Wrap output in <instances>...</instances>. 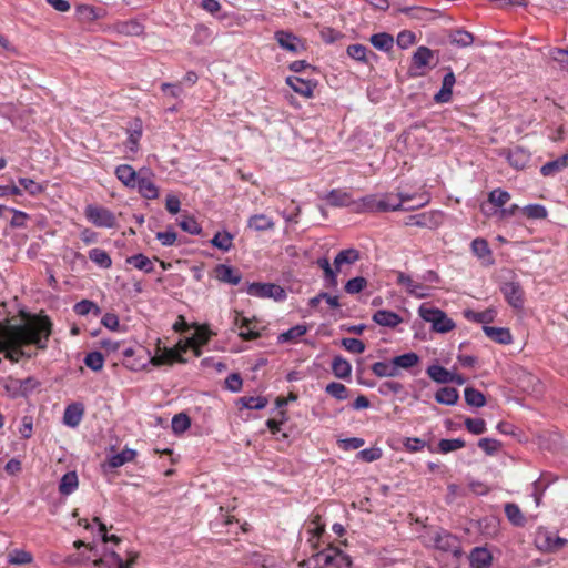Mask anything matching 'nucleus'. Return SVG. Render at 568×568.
Wrapping results in <instances>:
<instances>
[{"instance_id":"nucleus-39","label":"nucleus","mask_w":568,"mask_h":568,"mask_svg":"<svg viewBox=\"0 0 568 568\" xmlns=\"http://www.w3.org/2000/svg\"><path fill=\"white\" fill-rule=\"evenodd\" d=\"M347 55L355 61L367 63L368 57H376L375 53L369 52L368 49L359 43L351 44L346 49Z\"/></svg>"},{"instance_id":"nucleus-60","label":"nucleus","mask_w":568,"mask_h":568,"mask_svg":"<svg viewBox=\"0 0 568 568\" xmlns=\"http://www.w3.org/2000/svg\"><path fill=\"white\" fill-rule=\"evenodd\" d=\"M488 200L495 206L500 207L510 200V194L507 191L496 189L489 193Z\"/></svg>"},{"instance_id":"nucleus-50","label":"nucleus","mask_w":568,"mask_h":568,"mask_svg":"<svg viewBox=\"0 0 568 568\" xmlns=\"http://www.w3.org/2000/svg\"><path fill=\"white\" fill-rule=\"evenodd\" d=\"M33 557L30 552L22 549H14L8 555V562L11 565H26L32 561Z\"/></svg>"},{"instance_id":"nucleus-8","label":"nucleus","mask_w":568,"mask_h":568,"mask_svg":"<svg viewBox=\"0 0 568 568\" xmlns=\"http://www.w3.org/2000/svg\"><path fill=\"white\" fill-rule=\"evenodd\" d=\"M501 293L504 294L507 302L514 308H521L524 306V291L521 285L516 281L505 282L501 287Z\"/></svg>"},{"instance_id":"nucleus-9","label":"nucleus","mask_w":568,"mask_h":568,"mask_svg":"<svg viewBox=\"0 0 568 568\" xmlns=\"http://www.w3.org/2000/svg\"><path fill=\"white\" fill-rule=\"evenodd\" d=\"M397 284L405 287L406 292L417 298H424L429 295L428 287L414 281L409 275L398 272Z\"/></svg>"},{"instance_id":"nucleus-45","label":"nucleus","mask_w":568,"mask_h":568,"mask_svg":"<svg viewBox=\"0 0 568 568\" xmlns=\"http://www.w3.org/2000/svg\"><path fill=\"white\" fill-rule=\"evenodd\" d=\"M89 258L102 268H109L112 265L110 255L99 247L89 251Z\"/></svg>"},{"instance_id":"nucleus-26","label":"nucleus","mask_w":568,"mask_h":568,"mask_svg":"<svg viewBox=\"0 0 568 568\" xmlns=\"http://www.w3.org/2000/svg\"><path fill=\"white\" fill-rule=\"evenodd\" d=\"M372 372L377 377H397L400 371L396 369L394 359L389 362H376L372 365Z\"/></svg>"},{"instance_id":"nucleus-16","label":"nucleus","mask_w":568,"mask_h":568,"mask_svg":"<svg viewBox=\"0 0 568 568\" xmlns=\"http://www.w3.org/2000/svg\"><path fill=\"white\" fill-rule=\"evenodd\" d=\"M112 29L116 33L126 37L140 36L143 32V26L135 19L115 22Z\"/></svg>"},{"instance_id":"nucleus-49","label":"nucleus","mask_w":568,"mask_h":568,"mask_svg":"<svg viewBox=\"0 0 568 568\" xmlns=\"http://www.w3.org/2000/svg\"><path fill=\"white\" fill-rule=\"evenodd\" d=\"M317 265L323 270L324 272V278L327 282L328 286L336 287L337 286V274L336 268L333 270L329 261L327 258H320L317 261Z\"/></svg>"},{"instance_id":"nucleus-51","label":"nucleus","mask_w":568,"mask_h":568,"mask_svg":"<svg viewBox=\"0 0 568 568\" xmlns=\"http://www.w3.org/2000/svg\"><path fill=\"white\" fill-rule=\"evenodd\" d=\"M325 392L338 400H344L348 397V389L346 388V386L337 382H332L327 384L325 387Z\"/></svg>"},{"instance_id":"nucleus-63","label":"nucleus","mask_w":568,"mask_h":568,"mask_svg":"<svg viewBox=\"0 0 568 568\" xmlns=\"http://www.w3.org/2000/svg\"><path fill=\"white\" fill-rule=\"evenodd\" d=\"M404 390V386L403 384H400L399 382H395V381H386L384 383L381 384L379 388H378V392L382 394V395H390V394H399Z\"/></svg>"},{"instance_id":"nucleus-21","label":"nucleus","mask_w":568,"mask_h":568,"mask_svg":"<svg viewBox=\"0 0 568 568\" xmlns=\"http://www.w3.org/2000/svg\"><path fill=\"white\" fill-rule=\"evenodd\" d=\"M373 321L385 327H396L402 323V317L392 311L379 310L373 315Z\"/></svg>"},{"instance_id":"nucleus-30","label":"nucleus","mask_w":568,"mask_h":568,"mask_svg":"<svg viewBox=\"0 0 568 568\" xmlns=\"http://www.w3.org/2000/svg\"><path fill=\"white\" fill-rule=\"evenodd\" d=\"M471 252L485 263H491V250L486 240L477 237L471 242Z\"/></svg>"},{"instance_id":"nucleus-23","label":"nucleus","mask_w":568,"mask_h":568,"mask_svg":"<svg viewBox=\"0 0 568 568\" xmlns=\"http://www.w3.org/2000/svg\"><path fill=\"white\" fill-rule=\"evenodd\" d=\"M566 168H568V153L562 156L557 158L556 160L545 163L540 168V173L544 176H554L557 173L565 170Z\"/></svg>"},{"instance_id":"nucleus-18","label":"nucleus","mask_w":568,"mask_h":568,"mask_svg":"<svg viewBox=\"0 0 568 568\" xmlns=\"http://www.w3.org/2000/svg\"><path fill=\"white\" fill-rule=\"evenodd\" d=\"M491 554L485 547H476L470 551L469 561L473 568H488L491 564Z\"/></svg>"},{"instance_id":"nucleus-43","label":"nucleus","mask_w":568,"mask_h":568,"mask_svg":"<svg viewBox=\"0 0 568 568\" xmlns=\"http://www.w3.org/2000/svg\"><path fill=\"white\" fill-rule=\"evenodd\" d=\"M324 531L325 525L321 523V516L315 515L308 526V532L312 535L308 541L313 547H317L318 540Z\"/></svg>"},{"instance_id":"nucleus-58","label":"nucleus","mask_w":568,"mask_h":568,"mask_svg":"<svg viewBox=\"0 0 568 568\" xmlns=\"http://www.w3.org/2000/svg\"><path fill=\"white\" fill-rule=\"evenodd\" d=\"M190 417L184 413L176 414L172 418V429L174 433H183L190 427Z\"/></svg>"},{"instance_id":"nucleus-19","label":"nucleus","mask_w":568,"mask_h":568,"mask_svg":"<svg viewBox=\"0 0 568 568\" xmlns=\"http://www.w3.org/2000/svg\"><path fill=\"white\" fill-rule=\"evenodd\" d=\"M286 83L292 88L293 91L305 98H311L313 95L315 84L312 81L304 80L298 77H288L286 79Z\"/></svg>"},{"instance_id":"nucleus-57","label":"nucleus","mask_w":568,"mask_h":568,"mask_svg":"<svg viewBox=\"0 0 568 568\" xmlns=\"http://www.w3.org/2000/svg\"><path fill=\"white\" fill-rule=\"evenodd\" d=\"M494 311L491 310H486L484 312H473V311H467L465 313V316L473 321V322H476V323H489L494 320Z\"/></svg>"},{"instance_id":"nucleus-34","label":"nucleus","mask_w":568,"mask_h":568,"mask_svg":"<svg viewBox=\"0 0 568 568\" xmlns=\"http://www.w3.org/2000/svg\"><path fill=\"white\" fill-rule=\"evenodd\" d=\"M359 260V252L355 248H347L341 251L334 258V266L336 271H341L344 264H353Z\"/></svg>"},{"instance_id":"nucleus-7","label":"nucleus","mask_w":568,"mask_h":568,"mask_svg":"<svg viewBox=\"0 0 568 568\" xmlns=\"http://www.w3.org/2000/svg\"><path fill=\"white\" fill-rule=\"evenodd\" d=\"M566 544L567 539L548 530H539L536 535V545L542 551L555 552L562 549Z\"/></svg>"},{"instance_id":"nucleus-52","label":"nucleus","mask_w":568,"mask_h":568,"mask_svg":"<svg viewBox=\"0 0 568 568\" xmlns=\"http://www.w3.org/2000/svg\"><path fill=\"white\" fill-rule=\"evenodd\" d=\"M466 445L465 440L460 438L454 439H440L438 443V450L442 454H448L450 452L464 448Z\"/></svg>"},{"instance_id":"nucleus-3","label":"nucleus","mask_w":568,"mask_h":568,"mask_svg":"<svg viewBox=\"0 0 568 568\" xmlns=\"http://www.w3.org/2000/svg\"><path fill=\"white\" fill-rule=\"evenodd\" d=\"M419 316L432 324L433 331L437 333H448L455 328V323L445 312L439 308L430 307L425 304L419 306Z\"/></svg>"},{"instance_id":"nucleus-33","label":"nucleus","mask_w":568,"mask_h":568,"mask_svg":"<svg viewBox=\"0 0 568 568\" xmlns=\"http://www.w3.org/2000/svg\"><path fill=\"white\" fill-rule=\"evenodd\" d=\"M458 398V390L454 387H442L435 394L437 403L448 406L455 405Z\"/></svg>"},{"instance_id":"nucleus-13","label":"nucleus","mask_w":568,"mask_h":568,"mask_svg":"<svg viewBox=\"0 0 568 568\" xmlns=\"http://www.w3.org/2000/svg\"><path fill=\"white\" fill-rule=\"evenodd\" d=\"M115 176L130 189H135V185L141 178V173H138L131 165L121 164L115 169Z\"/></svg>"},{"instance_id":"nucleus-54","label":"nucleus","mask_w":568,"mask_h":568,"mask_svg":"<svg viewBox=\"0 0 568 568\" xmlns=\"http://www.w3.org/2000/svg\"><path fill=\"white\" fill-rule=\"evenodd\" d=\"M84 364L94 372H99L103 368L104 357L100 352H91L85 355Z\"/></svg>"},{"instance_id":"nucleus-35","label":"nucleus","mask_w":568,"mask_h":568,"mask_svg":"<svg viewBox=\"0 0 568 568\" xmlns=\"http://www.w3.org/2000/svg\"><path fill=\"white\" fill-rule=\"evenodd\" d=\"M369 41L374 48L384 52L390 51L394 45V38L386 32L371 36Z\"/></svg>"},{"instance_id":"nucleus-64","label":"nucleus","mask_w":568,"mask_h":568,"mask_svg":"<svg viewBox=\"0 0 568 568\" xmlns=\"http://www.w3.org/2000/svg\"><path fill=\"white\" fill-rule=\"evenodd\" d=\"M342 346L353 354H362L366 348L365 344L357 338H343Z\"/></svg>"},{"instance_id":"nucleus-36","label":"nucleus","mask_w":568,"mask_h":568,"mask_svg":"<svg viewBox=\"0 0 568 568\" xmlns=\"http://www.w3.org/2000/svg\"><path fill=\"white\" fill-rule=\"evenodd\" d=\"M326 200L332 206H349L352 204L356 205L357 203L353 202L351 195L347 192L341 190H332L327 194Z\"/></svg>"},{"instance_id":"nucleus-44","label":"nucleus","mask_w":568,"mask_h":568,"mask_svg":"<svg viewBox=\"0 0 568 568\" xmlns=\"http://www.w3.org/2000/svg\"><path fill=\"white\" fill-rule=\"evenodd\" d=\"M393 359L397 371L400 368L409 369L419 363V356L413 352L395 356Z\"/></svg>"},{"instance_id":"nucleus-42","label":"nucleus","mask_w":568,"mask_h":568,"mask_svg":"<svg viewBox=\"0 0 568 568\" xmlns=\"http://www.w3.org/2000/svg\"><path fill=\"white\" fill-rule=\"evenodd\" d=\"M449 41L460 48H467L473 44L474 36L466 30H455L449 34Z\"/></svg>"},{"instance_id":"nucleus-22","label":"nucleus","mask_w":568,"mask_h":568,"mask_svg":"<svg viewBox=\"0 0 568 568\" xmlns=\"http://www.w3.org/2000/svg\"><path fill=\"white\" fill-rule=\"evenodd\" d=\"M399 12L418 21H430L435 18V10L425 7H404Z\"/></svg>"},{"instance_id":"nucleus-53","label":"nucleus","mask_w":568,"mask_h":568,"mask_svg":"<svg viewBox=\"0 0 568 568\" xmlns=\"http://www.w3.org/2000/svg\"><path fill=\"white\" fill-rule=\"evenodd\" d=\"M78 13L85 20L95 21L103 17L102 10L93 6L81 4L77 8Z\"/></svg>"},{"instance_id":"nucleus-15","label":"nucleus","mask_w":568,"mask_h":568,"mask_svg":"<svg viewBox=\"0 0 568 568\" xmlns=\"http://www.w3.org/2000/svg\"><path fill=\"white\" fill-rule=\"evenodd\" d=\"M456 82L455 74L452 70L445 74L440 90L435 94L434 100L437 103H447L452 100L453 87Z\"/></svg>"},{"instance_id":"nucleus-4","label":"nucleus","mask_w":568,"mask_h":568,"mask_svg":"<svg viewBox=\"0 0 568 568\" xmlns=\"http://www.w3.org/2000/svg\"><path fill=\"white\" fill-rule=\"evenodd\" d=\"M84 215L98 227L112 229L116 224V217L109 209L90 204L85 207Z\"/></svg>"},{"instance_id":"nucleus-38","label":"nucleus","mask_w":568,"mask_h":568,"mask_svg":"<svg viewBox=\"0 0 568 568\" xmlns=\"http://www.w3.org/2000/svg\"><path fill=\"white\" fill-rule=\"evenodd\" d=\"M125 262L136 270L143 271L145 273H153L154 272V264L153 262L143 254H135L132 256H129Z\"/></svg>"},{"instance_id":"nucleus-27","label":"nucleus","mask_w":568,"mask_h":568,"mask_svg":"<svg viewBox=\"0 0 568 568\" xmlns=\"http://www.w3.org/2000/svg\"><path fill=\"white\" fill-rule=\"evenodd\" d=\"M135 189H138L139 193L145 199L153 200L159 196V190L156 185L148 176L141 175L135 185Z\"/></svg>"},{"instance_id":"nucleus-37","label":"nucleus","mask_w":568,"mask_h":568,"mask_svg":"<svg viewBox=\"0 0 568 568\" xmlns=\"http://www.w3.org/2000/svg\"><path fill=\"white\" fill-rule=\"evenodd\" d=\"M426 373L436 383L447 384L453 381L452 372L440 365L428 366Z\"/></svg>"},{"instance_id":"nucleus-31","label":"nucleus","mask_w":568,"mask_h":568,"mask_svg":"<svg viewBox=\"0 0 568 568\" xmlns=\"http://www.w3.org/2000/svg\"><path fill=\"white\" fill-rule=\"evenodd\" d=\"M333 374L341 379H348L352 373V366L349 362L342 356H335L332 362Z\"/></svg>"},{"instance_id":"nucleus-14","label":"nucleus","mask_w":568,"mask_h":568,"mask_svg":"<svg viewBox=\"0 0 568 568\" xmlns=\"http://www.w3.org/2000/svg\"><path fill=\"white\" fill-rule=\"evenodd\" d=\"M84 415V406L81 403H73L67 406L63 414V423L69 427H77Z\"/></svg>"},{"instance_id":"nucleus-47","label":"nucleus","mask_w":568,"mask_h":568,"mask_svg":"<svg viewBox=\"0 0 568 568\" xmlns=\"http://www.w3.org/2000/svg\"><path fill=\"white\" fill-rule=\"evenodd\" d=\"M307 333V326L306 325H296L287 329L286 332L278 335L277 341L278 343H286V342H293L300 338L301 336L305 335Z\"/></svg>"},{"instance_id":"nucleus-11","label":"nucleus","mask_w":568,"mask_h":568,"mask_svg":"<svg viewBox=\"0 0 568 568\" xmlns=\"http://www.w3.org/2000/svg\"><path fill=\"white\" fill-rule=\"evenodd\" d=\"M501 154L506 156L508 163L516 170H523L530 161L529 152L520 146L504 150Z\"/></svg>"},{"instance_id":"nucleus-48","label":"nucleus","mask_w":568,"mask_h":568,"mask_svg":"<svg viewBox=\"0 0 568 568\" xmlns=\"http://www.w3.org/2000/svg\"><path fill=\"white\" fill-rule=\"evenodd\" d=\"M465 400L474 407H483L486 404L484 394L473 387H466L464 390Z\"/></svg>"},{"instance_id":"nucleus-24","label":"nucleus","mask_w":568,"mask_h":568,"mask_svg":"<svg viewBox=\"0 0 568 568\" xmlns=\"http://www.w3.org/2000/svg\"><path fill=\"white\" fill-rule=\"evenodd\" d=\"M143 126L142 122L139 119H135L134 123L128 129V140L126 146L132 152L135 153L139 150V142L142 136Z\"/></svg>"},{"instance_id":"nucleus-55","label":"nucleus","mask_w":568,"mask_h":568,"mask_svg":"<svg viewBox=\"0 0 568 568\" xmlns=\"http://www.w3.org/2000/svg\"><path fill=\"white\" fill-rule=\"evenodd\" d=\"M240 404L242 407L247 409H262L267 405V399L261 396H245L240 398Z\"/></svg>"},{"instance_id":"nucleus-25","label":"nucleus","mask_w":568,"mask_h":568,"mask_svg":"<svg viewBox=\"0 0 568 568\" xmlns=\"http://www.w3.org/2000/svg\"><path fill=\"white\" fill-rule=\"evenodd\" d=\"M79 479L75 471L64 474L59 483V493L69 496L78 489Z\"/></svg>"},{"instance_id":"nucleus-2","label":"nucleus","mask_w":568,"mask_h":568,"mask_svg":"<svg viewBox=\"0 0 568 568\" xmlns=\"http://www.w3.org/2000/svg\"><path fill=\"white\" fill-rule=\"evenodd\" d=\"M414 196L404 193H386L381 195H367L356 203L357 212H388L399 211L404 203L410 202Z\"/></svg>"},{"instance_id":"nucleus-10","label":"nucleus","mask_w":568,"mask_h":568,"mask_svg":"<svg viewBox=\"0 0 568 568\" xmlns=\"http://www.w3.org/2000/svg\"><path fill=\"white\" fill-rule=\"evenodd\" d=\"M233 324L239 329L240 337L245 341H252L260 336V333L256 331V325L236 311L234 312Z\"/></svg>"},{"instance_id":"nucleus-62","label":"nucleus","mask_w":568,"mask_h":568,"mask_svg":"<svg viewBox=\"0 0 568 568\" xmlns=\"http://www.w3.org/2000/svg\"><path fill=\"white\" fill-rule=\"evenodd\" d=\"M18 182L30 195H38L44 191V187L32 179L20 178Z\"/></svg>"},{"instance_id":"nucleus-40","label":"nucleus","mask_w":568,"mask_h":568,"mask_svg":"<svg viewBox=\"0 0 568 568\" xmlns=\"http://www.w3.org/2000/svg\"><path fill=\"white\" fill-rule=\"evenodd\" d=\"M135 456L136 452L134 449L124 448L122 452L114 454L109 458V466L111 468L121 467L124 464L132 462Z\"/></svg>"},{"instance_id":"nucleus-29","label":"nucleus","mask_w":568,"mask_h":568,"mask_svg":"<svg viewBox=\"0 0 568 568\" xmlns=\"http://www.w3.org/2000/svg\"><path fill=\"white\" fill-rule=\"evenodd\" d=\"M435 546L444 551L457 552L458 541L447 531L438 532L435 537Z\"/></svg>"},{"instance_id":"nucleus-56","label":"nucleus","mask_w":568,"mask_h":568,"mask_svg":"<svg viewBox=\"0 0 568 568\" xmlns=\"http://www.w3.org/2000/svg\"><path fill=\"white\" fill-rule=\"evenodd\" d=\"M179 225L183 231L193 235H197L202 232L201 225L193 216H183Z\"/></svg>"},{"instance_id":"nucleus-61","label":"nucleus","mask_w":568,"mask_h":568,"mask_svg":"<svg viewBox=\"0 0 568 568\" xmlns=\"http://www.w3.org/2000/svg\"><path fill=\"white\" fill-rule=\"evenodd\" d=\"M367 285V281L366 278L362 277V276H357V277H354V278H351L349 281H347V283L345 284V291L346 293L348 294H357L359 292H362Z\"/></svg>"},{"instance_id":"nucleus-20","label":"nucleus","mask_w":568,"mask_h":568,"mask_svg":"<svg viewBox=\"0 0 568 568\" xmlns=\"http://www.w3.org/2000/svg\"><path fill=\"white\" fill-rule=\"evenodd\" d=\"M483 331L487 337L496 343L508 345L513 342V336L508 328L485 325L483 326Z\"/></svg>"},{"instance_id":"nucleus-28","label":"nucleus","mask_w":568,"mask_h":568,"mask_svg":"<svg viewBox=\"0 0 568 568\" xmlns=\"http://www.w3.org/2000/svg\"><path fill=\"white\" fill-rule=\"evenodd\" d=\"M247 226L257 232L273 230L275 223L272 217L265 214H255L252 215L247 221Z\"/></svg>"},{"instance_id":"nucleus-6","label":"nucleus","mask_w":568,"mask_h":568,"mask_svg":"<svg viewBox=\"0 0 568 568\" xmlns=\"http://www.w3.org/2000/svg\"><path fill=\"white\" fill-rule=\"evenodd\" d=\"M434 59V52L427 47H418L412 58V67L409 74L412 77H424L426 72L424 69L428 67Z\"/></svg>"},{"instance_id":"nucleus-12","label":"nucleus","mask_w":568,"mask_h":568,"mask_svg":"<svg viewBox=\"0 0 568 568\" xmlns=\"http://www.w3.org/2000/svg\"><path fill=\"white\" fill-rule=\"evenodd\" d=\"M274 38L281 48L290 52L297 53L304 49L301 39L291 32L280 30L275 32Z\"/></svg>"},{"instance_id":"nucleus-46","label":"nucleus","mask_w":568,"mask_h":568,"mask_svg":"<svg viewBox=\"0 0 568 568\" xmlns=\"http://www.w3.org/2000/svg\"><path fill=\"white\" fill-rule=\"evenodd\" d=\"M211 243L223 252H227L233 245V235L227 231L217 232L211 240Z\"/></svg>"},{"instance_id":"nucleus-17","label":"nucleus","mask_w":568,"mask_h":568,"mask_svg":"<svg viewBox=\"0 0 568 568\" xmlns=\"http://www.w3.org/2000/svg\"><path fill=\"white\" fill-rule=\"evenodd\" d=\"M215 277L232 285H237L241 282V273L232 266L220 264L215 267Z\"/></svg>"},{"instance_id":"nucleus-41","label":"nucleus","mask_w":568,"mask_h":568,"mask_svg":"<svg viewBox=\"0 0 568 568\" xmlns=\"http://www.w3.org/2000/svg\"><path fill=\"white\" fill-rule=\"evenodd\" d=\"M505 514H506V517L507 519L515 526L517 527H521L525 525L526 523V519H525V516L523 515L520 508L518 507V505L514 504V503H507L505 505Z\"/></svg>"},{"instance_id":"nucleus-59","label":"nucleus","mask_w":568,"mask_h":568,"mask_svg":"<svg viewBox=\"0 0 568 568\" xmlns=\"http://www.w3.org/2000/svg\"><path fill=\"white\" fill-rule=\"evenodd\" d=\"M465 427L474 435H481L486 432V423L481 418H466Z\"/></svg>"},{"instance_id":"nucleus-5","label":"nucleus","mask_w":568,"mask_h":568,"mask_svg":"<svg viewBox=\"0 0 568 568\" xmlns=\"http://www.w3.org/2000/svg\"><path fill=\"white\" fill-rule=\"evenodd\" d=\"M247 293L252 296L261 298L271 297L275 301H284L287 296L285 290L274 283H252L247 288Z\"/></svg>"},{"instance_id":"nucleus-32","label":"nucleus","mask_w":568,"mask_h":568,"mask_svg":"<svg viewBox=\"0 0 568 568\" xmlns=\"http://www.w3.org/2000/svg\"><path fill=\"white\" fill-rule=\"evenodd\" d=\"M173 362H185L184 358L181 356V352L175 351L174 348H165L162 354L156 355L151 359V363L155 366L171 364Z\"/></svg>"},{"instance_id":"nucleus-1","label":"nucleus","mask_w":568,"mask_h":568,"mask_svg":"<svg viewBox=\"0 0 568 568\" xmlns=\"http://www.w3.org/2000/svg\"><path fill=\"white\" fill-rule=\"evenodd\" d=\"M51 333L52 323L48 316H36L19 325L0 324V353L17 363L24 356L23 346L45 349Z\"/></svg>"}]
</instances>
